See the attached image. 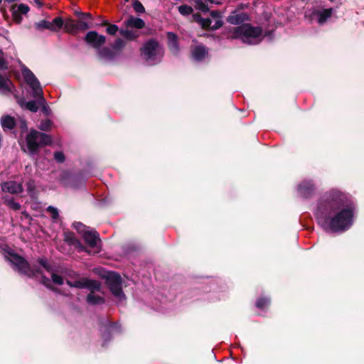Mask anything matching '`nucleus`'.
<instances>
[{"mask_svg": "<svg viewBox=\"0 0 364 364\" xmlns=\"http://www.w3.org/2000/svg\"><path fill=\"white\" fill-rule=\"evenodd\" d=\"M314 191V185L311 181H304L298 187L299 193L304 198H309Z\"/></svg>", "mask_w": 364, "mask_h": 364, "instance_id": "obj_15", "label": "nucleus"}, {"mask_svg": "<svg viewBox=\"0 0 364 364\" xmlns=\"http://www.w3.org/2000/svg\"><path fill=\"white\" fill-rule=\"evenodd\" d=\"M52 122L49 119L42 120L40 122L38 128L43 131H49L52 128Z\"/></svg>", "mask_w": 364, "mask_h": 364, "instance_id": "obj_28", "label": "nucleus"}, {"mask_svg": "<svg viewBox=\"0 0 364 364\" xmlns=\"http://www.w3.org/2000/svg\"><path fill=\"white\" fill-rule=\"evenodd\" d=\"M124 41L122 39L118 38L114 43L113 48L114 49H121L122 47H124Z\"/></svg>", "mask_w": 364, "mask_h": 364, "instance_id": "obj_39", "label": "nucleus"}, {"mask_svg": "<svg viewBox=\"0 0 364 364\" xmlns=\"http://www.w3.org/2000/svg\"><path fill=\"white\" fill-rule=\"evenodd\" d=\"M36 26L38 28H46L50 30V21L43 20L38 23H36Z\"/></svg>", "mask_w": 364, "mask_h": 364, "instance_id": "obj_34", "label": "nucleus"}, {"mask_svg": "<svg viewBox=\"0 0 364 364\" xmlns=\"http://www.w3.org/2000/svg\"><path fill=\"white\" fill-rule=\"evenodd\" d=\"M67 284L71 287H76L79 289L87 288L91 291L87 295V301L90 304H98L104 302L103 297L99 294L100 291V284L98 282L87 279H82L72 282L67 280Z\"/></svg>", "mask_w": 364, "mask_h": 364, "instance_id": "obj_3", "label": "nucleus"}, {"mask_svg": "<svg viewBox=\"0 0 364 364\" xmlns=\"http://www.w3.org/2000/svg\"><path fill=\"white\" fill-rule=\"evenodd\" d=\"M1 189L4 192H8L11 194H16L21 193L23 191V186L21 183L11 181L2 183Z\"/></svg>", "mask_w": 364, "mask_h": 364, "instance_id": "obj_13", "label": "nucleus"}, {"mask_svg": "<svg viewBox=\"0 0 364 364\" xmlns=\"http://www.w3.org/2000/svg\"><path fill=\"white\" fill-rule=\"evenodd\" d=\"M208 4H220V2L218 0H196L195 7L196 9L205 13L209 11Z\"/></svg>", "mask_w": 364, "mask_h": 364, "instance_id": "obj_19", "label": "nucleus"}, {"mask_svg": "<svg viewBox=\"0 0 364 364\" xmlns=\"http://www.w3.org/2000/svg\"><path fill=\"white\" fill-rule=\"evenodd\" d=\"M4 203L11 210L15 211L21 209V205L16 202L13 198H4Z\"/></svg>", "mask_w": 364, "mask_h": 364, "instance_id": "obj_26", "label": "nucleus"}, {"mask_svg": "<svg viewBox=\"0 0 364 364\" xmlns=\"http://www.w3.org/2000/svg\"><path fill=\"white\" fill-rule=\"evenodd\" d=\"M6 1L9 2H13V1H15L16 0H6Z\"/></svg>", "mask_w": 364, "mask_h": 364, "instance_id": "obj_47", "label": "nucleus"}, {"mask_svg": "<svg viewBox=\"0 0 364 364\" xmlns=\"http://www.w3.org/2000/svg\"><path fill=\"white\" fill-rule=\"evenodd\" d=\"M73 225L77 231L82 236L88 247L91 249L88 250V252L90 254H97L100 252L101 249V240L98 233L95 230H90L89 228H87L81 223H75Z\"/></svg>", "mask_w": 364, "mask_h": 364, "instance_id": "obj_4", "label": "nucleus"}, {"mask_svg": "<svg viewBox=\"0 0 364 364\" xmlns=\"http://www.w3.org/2000/svg\"><path fill=\"white\" fill-rule=\"evenodd\" d=\"M24 107L33 112H36L38 109V107L36 102L33 100H31V101H29V102L25 103Z\"/></svg>", "mask_w": 364, "mask_h": 364, "instance_id": "obj_30", "label": "nucleus"}, {"mask_svg": "<svg viewBox=\"0 0 364 364\" xmlns=\"http://www.w3.org/2000/svg\"><path fill=\"white\" fill-rule=\"evenodd\" d=\"M193 58L197 61L202 60L206 56L208 52L205 46L198 45L192 48Z\"/></svg>", "mask_w": 364, "mask_h": 364, "instance_id": "obj_17", "label": "nucleus"}, {"mask_svg": "<svg viewBox=\"0 0 364 364\" xmlns=\"http://www.w3.org/2000/svg\"><path fill=\"white\" fill-rule=\"evenodd\" d=\"M21 72L26 82L32 90L33 97L40 100L41 103H45V99L43 95V90L40 82L34 74L25 65L21 67Z\"/></svg>", "mask_w": 364, "mask_h": 364, "instance_id": "obj_8", "label": "nucleus"}, {"mask_svg": "<svg viewBox=\"0 0 364 364\" xmlns=\"http://www.w3.org/2000/svg\"><path fill=\"white\" fill-rule=\"evenodd\" d=\"M249 17L246 13H233L228 16V21L231 24L237 25L247 21Z\"/></svg>", "mask_w": 364, "mask_h": 364, "instance_id": "obj_16", "label": "nucleus"}, {"mask_svg": "<svg viewBox=\"0 0 364 364\" xmlns=\"http://www.w3.org/2000/svg\"><path fill=\"white\" fill-rule=\"evenodd\" d=\"M178 11L181 14L186 16L193 12V9L191 6L184 4L178 7Z\"/></svg>", "mask_w": 364, "mask_h": 364, "instance_id": "obj_29", "label": "nucleus"}, {"mask_svg": "<svg viewBox=\"0 0 364 364\" xmlns=\"http://www.w3.org/2000/svg\"><path fill=\"white\" fill-rule=\"evenodd\" d=\"M134 9L138 13H143L145 11L143 5L138 1L134 3Z\"/></svg>", "mask_w": 364, "mask_h": 364, "instance_id": "obj_37", "label": "nucleus"}, {"mask_svg": "<svg viewBox=\"0 0 364 364\" xmlns=\"http://www.w3.org/2000/svg\"><path fill=\"white\" fill-rule=\"evenodd\" d=\"M211 16L213 19L208 18H203L200 14H194L193 16V20L198 23L203 28H210L216 30L222 26L223 21L220 19V13L218 11H211Z\"/></svg>", "mask_w": 364, "mask_h": 364, "instance_id": "obj_9", "label": "nucleus"}, {"mask_svg": "<svg viewBox=\"0 0 364 364\" xmlns=\"http://www.w3.org/2000/svg\"><path fill=\"white\" fill-rule=\"evenodd\" d=\"M124 25L127 28H142L144 26V22L141 18L130 16L124 21Z\"/></svg>", "mask_w": 364, "mask_h": 364, "instance_id": "obj_18", "label": "nucleus"}, {"mask_svg": "<svg viewBox=\"0 0 364 364\" xmlns=\"http://www.w3.org/2000/svg\"><path fill=\"white\" fill-rule=\"evenodd\" d=\"M141 55L149 65H155L161 60L164 50L158 42L150 40L142 47Z\"/></svg>", "mask_w": 364, "mask_h": 364, "instance_id": "obj_5", "label": "nucleus"}, {"mask_svg": "<svg viewBox=\"0 0 364 364\" xmlns=\"http://www.w3.org/2000/svg\"><path fill=\"white\" fill-rule=\"evenodd\" d=\"M168 45L171 51L176 54L178 51V38L175 33L168 32L167 33Z\"/></svg>", "mask_w": 364, "mask_h": 364, "instance_id": "obj_20", "label": "nucleus"}, {"mask_svg": "<svg viewBox=\"0 0 364 364\" xmlns=\"http://www.w3.org/2000/svg\"><path fill=\"white\" fill-rule=\"evenodd\" d=\"M15 11L16 12H19L21 14H26L29 11V7L24 4H21L18 6L17 9Z\"/></svg>", "mask_w": 364, "mask_h": 364, "instance_id": "obj_33", "label": "nucleus"}, {"mask_svg": "<svg viewBox=\"0 0 364 364\" xmlns=\"http://www.w3.org/2000/svg\"><path fill=\"white\" fill-rule=\"evenodd\" d=\"M47 211L50 213L53 220H56L58 218V210L56 208L49 206L47 208Z\"/></svg>", "mask_w": 364, "mask_h": 364, "instance_id": "obj_32", "label": "nucleus"}, {"mask_svg": "<svg viewBox=\"0 0 364 364\" xmlns=\"http://www.w3.org/2000/svg\"><path fill=\"white\" fill-rule=\"evenodd\" d=\"M63 28L65 32L70 34H75L78 32L77 21L72 18H68L65 21Z\"/></svg>", "mask_w": 364, "mask_h": 364, "instance_id": "obj_22", "label": "nucleus"}, {"mask_svg": "<svg viewBox=\"0 0 364 364\" xmlns=\"http://www.w3.org/2000/svg\"><path fill=\"white\" fill-rule=\"evenodd\" d=\"M13 18L16 23H20L22 21L21 14H20L19 12H16V11H14Z\"/></svg>", "mask_w": 364, "mask_h": 364, "instance_id": "obj_40", "label": "nucleus"}, {"mask_svg": "<svg viewBox=\"0 0 364 364\" xmlns=\"http://www.w3.org/2000/svg\"><path fill=\"white\" fill-rule=\"evenodd\" d=\"M26 140L30 154H35L39 147L48 145L52 141L49 135L34 129L30 131Z\"/></svg>", "mask_w": 364, "mask_h": 364, "instance_id": "obj_6", "label": "nucleus"}, {"mask_svg": "<svg viewBox=\"0 0 364 364\" xmlns=\"http://www.w3.org/2000/svg\"><path fill=\"white\" fill-rule=\"evenodd\" d=\"M33 1L38 7H41L42 6V2L41 0H33Z\"/></svg>", "mask_w": 364, "mask_h": 364, "instance_id": "obj_46", "label": "nucleus"}, {"mask_svg": "<svg viewBox=\"0 0 364 364\" xmlns=\"http://www.w3.org/2000/svg\"><path fill=\"white\" fill-rule=\"evenodd\" d=\"M80 250H85V247H82V246H80Z\"/></svg>", "mask_w": 364, "mask_h": 364, "instance_id": "obj_48", "label": "nucleus"}, {"mask_svg": "<svg viewBox=\"0 0 364 364\" xmlns=\"http://www.w3.org/2000/svg\"><path fill=\"white\" fill-rule=\"evenodd\" d=\"M354 210L355 205L348 195L333 189L322 196L315 215L326 231L343 232L353 224Z\"/></svg>", "mask_w": 364, "mask_h": 364, "instance_id": "obj_1", "label": "nucleus"}, {"mask_svg": "<svg viewBox=\"0 0 364 364\" xmlns=\"http://www.w3.org/2000/svg\"><path fill=\"white\" fill-rule=\"evenodd\" d=\"M118 30V26L114 24L109 25L107 28V32L109 35H115Z\"/></svg>", "mask_w": 364, "mask_h": 364, "instance_id": "obj_36", "label": "nucleus"}, {"mask_svg": "<svg viewBox=\"0 0 364 364\" xmlns=\"http://www.w3.org/2000/svg\"><path fill=\"white\" fill-rule=\"evenodd\" d=\"M52 281L56 284H62L63 283V279L60 275L53 273L51 274Z\"/></svg>", "mask_w": 364, "mask_h": 364, "instance_id": "obj_35", "label": "nucleus"}, {"mask_svg": "<svg viewBox=\"0 0 364 364\" xmlns=\"http://www.w3.org/2000/svg\"><path fill=\"white\" fill-rule=\"evenodd\" d=\"M119 33L123 37L128 40H134L138 37L136 32L129 29L127 27L125 29H121Z\"/></svg>", "mask_w": 364, "mask_h": 364, "instance_id": "obj_27", "label": "nucleus"}, {"mask_svg": "<svg viewBox=\"0 0 364 364\" xmlns=\"http://www.w3.org/2000/svg\"><path fill=\"white\" fill-rule=\"evenodd\" d=\"M9 261L17 267L19 272L28 276L35 275L33 270L30 269L28 263L21 257L16 254H10Z\"/></svg>", "mask_w": 364, "mask_h": 364, "instance_id": "obj_11", "label": "nucleus"}, {"mask_svg": "<svg viewBox=\"0 0 364 364\" xmlns=\"http://www.w3.org/2000/svg\"><path fill=\"white\" fill-rule=\"evenodd\" d=\"M0 92L4 95H8L9 93L13 94L15 97H16V94L14 90V85H12L11 80L0 75Z\"/></svg>", "mask_w": 364, "mask_h": 364, "instance_id": "obj_14", "label": "nucleus"}, {"mask_svg": "<svg viewBox=\"0 0 364 364\" xmlns=\"http://www.w3.org/2000/svg\"><path fill=\"white\" fill-rule=\"evenodd\" d=\"M81 19L77 21V31H85L90 28L89 22H87V19H91V16L90 14H81Z\"/></svg>", "mask_w": 364, "mask_h": 364, "instance_id": "obj_23", "label": "nucleus"}, {"mask_svg": "<svg viewBox=\"0 0 364 364\" xmlns=\"http://www.w3.org/2000/svg\"><path fill=\"white\" fill-rule=\"evenodd\" d=\"M39 263L41 264L43 267H44L46 270L49 271L48 267L46 265V262L43 259H40Z\"/></svg>", "mask_w": 364, "mask_h": 364, "instance_id": "obj_45", "label": "nucleus"}, {"mask_svg": "<svg viewBox=\"0 0 364 364\" xmlns=\"http://www.w3.org/2000/svg\"><path fill=\"white\" fill-rule=\"evenodd\" d=\"M269 304V299L267 298H260L256 303V306L259 309H264Z\"/></svg>", "mask_w": 364, "mask_h": 364, "instance_id": "obj_31", "label": "nucleus"}, {"mask_svg": "<svg viewBox=\"0 0 364 364\" xmlns=\"http://www.w3.org/2000/svg\"><path fill=\"white\" fill-rule=\"evenodd\" d=\"M50 31H58L64 25V21L60 17H55L52 21H50Z\"/></svg>", "mask_w": 364, "mask_h": 364, "instance_id": "obj_25", "label": "nucleus"}, {"mask_svg": "<svg viewBox=\"0 0 364 364\" xmlns=\"http://www.w3.org/2000/svg\"><path fill=\"white\" fill-rule=\"evenodd\" d=\"M332 9H313L306 11L305 17L311 21H316L323 24L332 15Z\"/></svg>", "mask_w": 364, "mask_h": 364, "instance_id": "obj_10", "label": "nucleus"}, {"mask_svg": "<svg viewBox=\"0 0 364 364\" xmlns=\"http://www.w3.org/2000/svg\"><path fill=\"white\" fill-rule=\"evenodd\" d=\"M65 240L71 244H75V238L72 233H68L65 235Z\"/></svg>", "mask_w": 364, "mask_h": 364, "instance_id": "obj_42", "label": "nucleus"}, {"mask_svg": "<svg viewBox=\"0 0 364 364\" xmlns=\"http://www.w3.org/2000/svg\"><path fill=\"white\" fill-rule=\"evenodd\" d=\"M86 43L92 47L98 49L105 42V37L99 35L95 31H89L85 38Z\"/></svg>", "mask_w": 364, "mask_h": 364, "instance_id": "obj_12", "label": "nucleus"}, {"mask_svg": "<svg viewBox=\"0 0 364 364\" xmlns=\"http://www.w3.org/2000/svg\"><path fill=\"white\" fill-rule=\"evenodd\" d=\"M126 1H128L129 0H125Z\"/></svg>", "mask_w": 364, "mask_h": 364, "instance_id": "obj_50", "label": "nucleus"}, {"mask_svg": "<svg viewBox=\"0 0 364 364\" xmlns=\"http://www.w3.org/2000/svg\"><path fill=\"white\" fill-rule=\"evenodd\" d=\"M98 55L105 60H112L114 57V53L109 48H103L98 50Z\"/></svg>", "mask_w": 364, "mask_h": 364, "instance_id": "obj_24", "label": "nucleus"}, {"mask_svg": "<svg viewBox=\"0 0 364 364\" xmlns=\"http://www.w3.org/2000/svg\"><path fill=\"white\" fill-rule=\"evenodd\" d=\"M104 277L109 290L118 301L122 302L124 301L125 295L122 291L121 276L117 273L108 272Z\"/></svg>", "mask_w": 364, "mask_h": 364, "instance_id": "obj_7", "label": "nucleus"}, {"mask_svg": "<svg viewBox=\"0 0 364 364\" xmlns=\"http://www.w3.org/2000/svg\"><path fill=\"white\" fill-rule=\"evenodd\" d=\"M41 282H42V283H43L45 286H46V287H50V279H49L48 278H47V277H44V276H43V277H42V280H41Z\"/></svg>", "mask_w": 364, "mask_h": 364, "instance_id": "obj_43", "label": "nucleus"}, {"mask_svg": "<svg viewBox=\"0 0 364 364\" xmlns=\"http://www.w3.org/2000/svg\"><path fill=\"white\" fill-rule=\"evenodd\" d=\"M1 124L4 131L11 130L16 126V120L9 115H5L1 119Z\"/></svg>", "mask_w": 364, "mask_h": 364, "instance_id": "obj_21", "label": "nucleus"}, {"mask_svg": "<svg viewBox=\"0 0 364 364\" xmlns=\"http://www.w3.org/2000/svg\"><path fill=\"white\" fill-rule=\"evenodd\" d=\"M233 38L240 39L243 43L250 45L258 44L264 38L263 30L259 26L255 27L245 23L234 28Z\"/></svg>", "mask_w": 364, "mask_h": 364, "instance_id": "obj_2", "label": "nucleus"}, {"mask_svg": "<svg viewBox=\"0 0 364 364\" xmlns=\"http://www.w3.org/2000/svg\"><path fill=\"white\" fill-rule=\"evenodd\" d=\"M1 3V0H0V4Z\"/></svg>", "mask_w": 364, "mask_h": 364, "instance_id": "obj_49", "label": "nucleus"}, {"mask_svg": "<svg viewBox=\"0 0 364 364\" xmlns=\"http://www.w3.org/2000/svg\"><path fill=\"white\" fill-rule=\"evenodd\" d=\"M7 68V65L4 59L3 53L0 51V70H6Z\"/></svg>", "mask_w": 364, "mask_h": 364, "instance_id": "obj_41", "label": "nucleus"}, {"mask_svg": "<svg viewBox=\"0 0 364 364\" xmlns=\"http://www.w3.org/2000/svg\"><path fill=\"white\" fill-rule=\"evenodd\" d=\"M108 328L111 331H117L118 325L117 323H109Z\"/></svg>", "mask_w": 364, "mask_h": 364, "instance_id": "obj_44", "label": "nucleus"}, {"mask_svg": "<svg viewBox=\"0 0 364 364\" xmlns=\"http://www.w3.org/2000/svg\"><path fill=\"white\" fill-rule=\"evenodd\" d=\"M54 158H55V161H57L59 163H62L65 160L64 154L61 151L55 152L54 154Z\"/></svg>", "mask_w": 364, "mask_h": 364, "instance_id": "obj_38", "label": "nucleus"}]
</instances>
